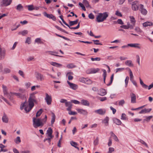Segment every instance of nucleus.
<instances>
[{
  "label": "nucleus",
  "mask_w": 153,
  "mask_h": 153,
  "mask_svg": "<svg viewBox=\"0 0 153 153\" xmlns=\"http://www.w3.org/2000/svg\"><path fill=\"white\" fill-rule=\"evenodd\" d=\"M65 105L66 107H68V108H67V110L68 111H70L72 108V106L71 102H66Z\"/></svg>",
  "instance_id": "obj_13"
},
{
  "label": "nucleus",
  "mask_w": 153,
  "mask_h": 153,
  "mask_svg": "<svg viewBox=\"0 0 153 153\" xmlns=\"http://www.w3.org/2000/svg\"><path fill=\"white\" fill-rule=\"evenodd\" d=\"M14 141L15 143L16 144H19L21 142L20 137L19 136L17 137H16V139Z\"/></svg>",
  "instance_id": "obj_43"
},
{
  "label": "nucleus",
  "mask_w": 153,
  "mask_h": 153,
  "mask_svg": "<svg viewBox=\"0 0 153 153\" xmlns=\"http://www.w3.org/2000/svg\"><path fill=\"white\" fill-rule=\"evenodd\" d=\"M12 94H11L10 92V93H7V94H6L5 95H6L7 97L10 99V100H12L13 99V97L12 96Z\"/></svg>",
  "instance_id": "obj_39"
},
{
  "label": "nucleus",
  "mask_w": 153,
  "mask_h": 153,
  "mask_svg": "<svg viewBox=\"0 0 153 153\" xmlns=\"http://www.w3.org/2000/svg\"><path fill=\"white\" fill-rule=\"evenodd\" d=\"M28 104L26 100L25 102H22L20 105V109L22 110L25 107L24 109L26 113L30 111L32 109L34 106V103L36 104L37 103V99L34 93L30 94L28 100Z\"/></svg>",
  "instance_id": "obj_1"
},
{
  "label": "nucleus",
  "mask_w": 153,
  "mask_h": 153,
  "mask_svg": "<svg viewBox=\"0 0 153 153\" xmlns=\"http://www.w3.org/2000/svg\"><path fill=\"white\" fill-rule=\"evenodd\" d=\"M23 7L21 4H19L17 6L16 9L20 11L22 9H23Z\"/></svg>",
  "instance_id": "obj_41"
},
{
  "label": "nucleus",
  "mask_w": 153,
  "mask_h": 153,
  "mask_svg": "<svg viewBox=\"0 0 153 153\" xmlns=\"http://www.w3.org/2000/svg\"><path fill=\"white\" fill-rule=\"evenodd\" d=\"M47 134H48V137H51V138L53 137V136L52 135L53 130L52 129L51 127H49L48 128V129L47 130Z\"/></svg>",
  "instance_id": "obj_19"
},
{
  "label": "nucleus",
  "mask_w": 153,
  "mask_h": 153,
  "mask_svg": "<svg viewBox=\"0 0 153 153\" xmlns=\"http://www.w3.org/2000/svg\"><path fill=\"white\" fill-rule=\"evenodd\" d=\"M113 121L114 123L118 125H121L122 123L121 121L117 118H114Z\"/></svg>",
  "instance_id": "obj_26"
},
{
  "label": "nucleus",
  "mask_w": 153,
  "mask_h": 153,
  "mask_svg": "<svg viewBox=\"0 0 153 153\" xmlns=\"http://www.w3.org/2000/svg\"><path fill=\"white\" fill-rule=\"evenodd\" d=\"M36 77L38 80H39L40 81H43L44 80L43 75L40 73H37Z\"/></svg>",
  "instance_id": "obj_17"
},
{
  "label": "nucleus",
  "mask_w": 153,
  "mask_h": 153,
  "mask_svg": "<svg viewBox=\"0 0 153 153\" xmlns=\"http://www.w3.org/2000/svg\"><path fill=\"white\" fill-rule=\"evenodd\" d=\"M129 71L130 76V79L131 81L133 79V74L132 72L131 69L129 68Z\"/></svg>",
  "instance_id": "obj_49"
},
{
  "label": "nucleus",
  "mask_w": 153,
  "mask_h": 153,
  "mask_svg": "<svg viewBox=\"0 0 153 153\" xmlns=\"http://www.w3.org/2000/svg\"><path fill=\"white\" fill-rule=\"evenodd\" d=\"M47 119V116L46 115H45V118L42 119L41 121L40 119H37L35 117L33 118V127L35 128H37L40 126H42L44 123L46 122Z\"/></svg>",
  "instance_id": "obj_2"
},
{
  "label": "nucleus",
  "mask_w": 153,
  "mask_h": 153,
  "mask_svg": "<svg viewBox=\"0 0 153 153\" xmlns=\"http://www.w3.org/2000/svg\"><path fill=\"white\" fill-rule=\"evenodd\" d=\"M57 36H58V37H61V38H63V39H64L65 40H67V41H70V39L68 38H66L65 36H62L61 35H59V34H58L57 33H56L55 34Z\"/></svg>",
  "instance_id": "obj_44"
},
{
  "label": "nucleus",
  "mask_w": 153,
  "mask_h": 153,
  "mask_svg": "<svg viewBox=\"0 0 153 153\" xmlns=\"http://www.w3.org/2000/svg\"><path fill=\"white\" fill-rule=\"evenodd\" d=\"M125 103V102L123 100H121L119 102V105L123 106Z\"/></svg>",
  "instance_id": "obj_60"
},
{
  "label": "nucleus",
  "mask_w": 153,
  "mask_h": 153,
  "mask_svg": "<svg viewBox=\"0 0 153 153\" xmlns=\"http://www.w3.org/2000/svg\"><path fill=\"white\" fill-rule=\"evenodd\" d=\"M106 94L105 90L104 89H101L100 93L99 94L101 96H104Z\"/></svg>",
  "instance_id": "obj_31"
},
{
  "label": "nucleus",
  "mask_w": 153,
  "mask_h": 153,
  "mask_svg": "<svg viewBox=\"0 0 153 153\" xmlns=\"http://www.w3.org/2000/svg\"><path fill=\"white\" fill-rule=\"evenodd\" d=\"M76 110L78 113L80 114H82L84 115H86L88 114V112L86 110L82 109H77Z\"/></svg>",
  "instance_id": "obj_15"
},
{
  "label": "nucleus",
  "mask_w": 153,
  "mask_h": 153,
  "mask_svg": "<svg viewBox=\"0 0 153 153\" xmlns=\"http://www.w3.org/2000/svg\"><path fill=\"white\" fill-rule=\"evenodd\" d=\"M153 25L152 22H147L144 23L143 25L145 27H146L148 26H151Z\"/></svg>",
  "instance_id": "obj_28"
},
{
  "label": "nucleus",
  "mask_w": 153,
  "mask_h": 153,
  "mask_svg": "<svg viewBox=\"0 0 153 153\" xmlns=\"http://www.w3.org/2000/svg\"><path fill=\"white\" fill-rule=\"evenodd\" d=\"M19 91L22 93H19L18 96V97L20 98L22 100L24 99L25 97V90L22 89H19Z\"/></svg>",
  "instance_id": "obj_7"
},
{
  "label": "nucleus",
  "mask_w": 153,
  "mask_h": 153,
  "mask_svg": "<svg viewBox=\"0 0 153 153\" xmlns=\"http://www.w3.org/2000/svg\"><path fill=\"white\" fill-rule=\"evenodd\" d=\"M108 16L106 12L103 13H99L96 17V21L98 22H102L106 19Z\"/></svg>",
  "instance_id": "obj_3"
},
{
  "label": "nucleus",
  "mask_w": 153,
  "mask_h": 153,
  "mask_svg": "<svg viewBox=\"0 0 153 153\" xmlns=\"http://www.w3.org/2000/svg\"><path fill=\"white\" fill-rule=\"evenodd\" d=\"M114 74H113L111 77V79L110 81L108 83L106 84L108 86H109L111 85L112 84L113 79H114Z\"/></svg>",
  "instance_id": "obj_38"
},
{
  "label": "nucleus",
  "mask_w": 153,
  "mask_h": 153,
  "mask_svg": "<svg viewBox=\"0 0 153 153\" xmlns=\"http://www.w3.org/2000/svg\"><path fill=\"white\" fill-rule=\"evenodd\" d=\"M99 143V138L98 137H96L94 142V144L95 146L97 145Z\"/></svg>",
  "instance_id": "obj_46"
},
{
  "label": "nucleus",
  "mask_w": 153,
  "mask_h": 153,
  "mask_svg": "<svg viewBox=\"0 0 153 153\" xmlns=\"http://www.w3.org/2000/svg\"><path fill=\"white\" fill-rule=\"evenodd\" d=\"M91 59L92 61H100L101 60V58L100 57H95L94 58L91 57Z\"/></svg>",
  "instance_id": "obj_52"
},
{
  "label": "nucleus",
  "mask_w": 153,
  "mask_h": 153,
  "mask_svg": "<svg viewBox=\"0 0 153 153\" xmlns=\"http://www.w3.org/2000/svg\"><path fill=\"white\" fill-rule=\"evenodd\" d=\"M102 71L103 72L102 75L103 77V81L104 83H105V80L107 76V72L106 71L105 69H102Z\"/></svg>",
  "instance_id": "obj_29"
},
{
  "label": "nucleus",
  "mask_w": 153,
  "mask_h": 153,
  "mask_svg": "<svg viewBox=\"0 0 153 153\" xmlns=\"http://www.w3.org/2000/svg\"><path fill=\"white\" fill-rule=\"evenodd\" d=\"M108 153H111L112 152L114 151V149L113 148L110 147L109 148Z\"/></svg>",
  "instance_id": "obj_64"
},
{
  "label": "nucleus",
  "mask_w": 153,
  "mask_h": 153,
  "mask_svg": "<svg viewBox=\"0 0 153 153\" xmlns=\"http://www.w3.org/2000/svg\"><path fill=\"white\" fill-rule=\"evenodd\" d=\"M144 6L142 4H140V11L141 13L143 15H146L147 13V11L144 8Z\"/></svg>",
  "instance_id": "obj_10"
},
{
  "label": "nucleus",
  "mask_w": 153,
  "mask_h": 153,
  "mask_svg": "<svg viewBox=\"0 0 153 153\" xmlns=\"http://www.w3.org/2000/svg\"><path fill=\"white\" fill-rule=\"evenodd\" d=\"M128 80H129V77L128 76H127L126 77L125 79V84H126V87L128 85Z\"/></svg>",
  "instance_id": "obj_62"
},
{
  "label": "nucleus",
  "mask_w": 153,
  "mask_h": 153,
  "mask_svg": "<svg viewBox=\"0 0 153 153\" xmlns=\"http://www.w3.org/2000/svg\"><path fill=\"white\" fill-rule=\"evenodd\" d=\"M81 103L82 105L87 106H89L90 103L89 102L86 100L83 99L81 100Z\"/></svg>",
  "instance_id": "obj_21"
},
{
  "label": "nucleus",
  "mask_w": 153,
  "mask_h": 153,
  "mask_svg": "<svg viewBox=\"0 0 153 153\" xmlns=\"http://www.w3.org/2000/svg\"><path fill=\"white\" fill-rule=\"evenodd\" d=\"M67 67L68 68H72L75 67V66L73 64L71 63L68 65L67 66Z\"/></svg>",
  "instance_id": "obj_48"
},
{
  "label": "nucleus",
  "mask_w": 153,
  "mask_h": 153,
  "mask_svg": "<svg viewBox=\"0 0 153 153\" xmlns=\"http://www.w3.org/2000/svg\"><path fill=\"white\" fill-rule=\"evenodd\" d=\"M12 2V0H2L1 2L2 6L6 7L10 5Z\"/></svg>",
  "instance_id": "obj_5"
},
{
  "label": "nucleus",
  "mask_w": 153,
  "mask_h": 153,
  "mask_svg": "<svg viewBox=\"0 0 153 153\" xmlns=\"http://www.w3.org/2000/svg\"><path fill=\"white\" fill-rule=\"evenodd\" d=\"M110 133L111 134V137H113L115 141H119V140L118 139V138L117 137V136L114 134L112 131H111Z\"/></svg>",
  "instance_id": "obj_32"
},
{
  "label": "nucleus",
  "mask_w": 153,
  "mask_h": 153,
  "mask_svg": "<svg viewBox=\"0 0 153 153\" xmlns=\"http://www.w3.org/2000/svg\"><path fill=\"white\" fill-rule=\"evenodd\" d=\"M87 80L86 81L85 84L88 85L91 84L92 83V81L90 79L87 78Z\"/></svg>",
  "instance_id": "obj_55"
},
{
  "label": "nucleus",
  "mask_w": 153,
  "mask_h": 153,
  "mask_svg": "<svg viewBox=\"0 0 153 153\" xmlns=\"http://www.w3.org/2000/svg\"><path fill=\"white\" fill-rule=\"evenodd\" d=\"M79 5L81 7H82V9L84 11L86 10V9L85 8V7L83 4H82L81 2H79Z\"/></svg>",
  "instance_id": "obj_59"
},
{
  "label": "nucleus",
  "mask_w": 153,
  "mask_h": 153,
  "mask_svg": "<svg viewBox=\"0 0 153 153\" xmlns=\"http://www.w3.org/2000/svg\"><path fill=\"white\" fill-rule=\"evenodd\" d=\"M51 64L52 65L56 67H59L62 66V65L61 64L56 63V62H51Z\"/></svg>",
  "instance_id": "obj_30"
},
{
  "label": "nucleus",
  "mask_w": 153,
  "mask_h": 153,
  "mask_svg": "<svg viewBox=\"0 0 153 153\" xmlns=\"http://www.w3.org/2000/svg\"><path fill=\"white\" fill-rule=\"evenodd\" d=\"M95 112L100 115H102L106 113V110L105 109H100L95 111Z\"/></svg>",
  "instance_id": "obj_14"
},
{
  "label": "nucleus",
  "mask_w": 153,
  "mask_h": 153,
  "mask_svg": "<svg viewBox=\"0 0 153 153\" xmlns=\"http://www.w3.org/2000/svg\"><path fill=\"white\" fill-rule=\"evenodd\" d=\"M35 42L40 44L43 43V42L41 41V39L40 38H37L35 40Z\"/></svg>",
  "instance_id": "obj_51"
},
{
  "label": "nucleus",
  "mask_w": 153,
  "mask_h": 153,
  "mask_svg": "<svg viewBox=\"0 0 153 153\" xmlns=\"http://www.w3.org/2000/svg\"><path fill=\"white\" fill-rule=\"evenodd\" d=\"M42 112V109H40L36 113V117H38L40 116Z\"/></svg>",
  "instance_id": "obj_40"
},
{
  "label": "nucleus",
  "mask_w": 153,
  "mask_h": 153,
  "mask_svg": "<svg viewBox=\"0 0 153 153\" xmlns=\"http://www.w3.org/2000/svg\"><path fill=\"white\" fill-rule=\"evenodd\" d=\"M55 27L58 30L63 32H64L65 33H66V34H68V32H67L66 31H65V30L62 29V28H61L60 27H59L58 26H57V25H56L55 26Z\"/></svg>",
  "instance_id": "obj_35"
},
{
  "label": "nucleus",
  "mask_w": 153,
  "mask_h": 153,
  "mask_svg": "<svg viewBox=\"0 0 153 153\" xmlns=\"http://www.w3.org/2000/svg\"><path fill=\"white\" fill-rule=\"evenodd\" d=\"M79 19H76L75 21H70V20H69V25L70 26H72L76 24L77 23Z\"/></svg>",
  "instance_id": "obj_27"
},
{
  "label": "nucleus",
  "mask_w": 153,
  "mask_h": 153,
  "mask_svg": "<svg viewBox=\"0 0 153 153\" xmlns=\"http://www.w3.org/2000/svg\"><path fill=\"white\" fill-rule=\"evenodd\" d=\"M125 63L126 65L129 66L131 67L133 66V64L131 60H127L125 62Z\"/></svg>",
  "instance_id": "obj_33"
},
{
  "label": "nucleus",
  "mask_w": 153,
  "mask_h": 153,
  "mask_svg": "<svg viewBox=\"0 0 153 153\" xmlns=\"http://www.w3.org/2000/svg\"><path fill=\"white\" fill-rule=\"evenodd\" d=\"M83 3L84 5L87 7H88L89 6L88 2L87 0H83Z\"/></svg>",
  "instance_id": "obj_45"
},
{
  "label": "nucleus",
  "mask_w": 153,
  "mask_h": 153,
  "mask_svg": "<svg viewBox=\"0 0 153 153\" xmlns=\"http://www.w3.org/2000/svg\"><path fill=\"white\" fill-rule=\"evenodd\" d=\"M73 73L72 72H68L67 74V76H68V80H71L73 79V76L71 75H73Z\"/></svg>",
  "instance_id": "obj_25"
},
{
  "label": "nucleus",
  "mask_w": 153,
  "mask_h": 153,
  "mask_svg": "<svg viewBox=\"0 0 153 153\" xmlns=\"http://www.w3.org/2000/svg\"><path fill=\"white\" fill-rule=\"evenodd\" d=\"M100 70V69L98 68H91L90 69H88L86 71V73L88 74H94L98 72Z\"/></svg>",
  "instance_id": "obj_9"
},
{
  "label": "nucleus",
  "mask_w": 153,
  "mask_h": 153,
  "mask_svg": "<svg viewBox=\"0 0 153 153\" xmlns=\"http://www.w3.org/2000/svg\"><path fill=\"white\" fill-rule=\"evenodd\" d=\"M129 18L130 19V22L132 24V25H131L133 26V28L135 26V25L136 23V21L135 20V18L133 16H130L129 17Z\"/></svg>",
  "instance_id": "obj_20"
},
{
  "label": "nucleus",
  "mask_w": 153,
  "mask_h": 153,
  "mask_svg": "<svg viewBox=\"0 0 153 153\" xmlns=\"http://www.w3.org/2000/svg\"><path fill=\"white\" fill-rule=\"evenodd\" d=\"M67 83L69 85L70 88L74 90L76 89L77 88V85L73 83L70 82L68 81H67Z\"/></svg>",
  "instance_id": "obj_18"
},
{
  "label": "nucleus",
  "mask_w": 153,
  "mask_h": 153,
  "mask_svg": "<svg viewBox=\"0 0 153 153\" xmlns=\"http://www.w3.org/2000/svg\"><path fill=\"white\" fill-rule=\"evenodd\" d=\"M60 18L62 20V22L63 23L65 24V25H67L68 24H67L64 21V20L63 19V16L62 15H61L59 16Z\"/></svg>",
  "instance_id": "obj_61"
},
{
  "label": "nucleus",
  "mask_w": 153,
  "mask_h": 153,
  "mask_svg": "<svg viewBox=\"0 0 153 153\" xmlns=\"http://www.w3.org/2000/svg\"><path fill=\"white\" fill-rule=\"evenodd\" d=\"M121 119L125 120L127 119V118L126 117V115L125 114L123 113L122 114Z\"/></svg>",
  "instance_id": "obj_56"
},
{
  "label": "nucleus",
  "mask_w": 153,
  "mask_h": 153,
  "mask_svg": "<svg viewBox=\"0 0 153 153\" xmlns=\"http://www.w3.org/2000/svg\"><path fill=\"white\" fill-rule=\"evenodd\" d=\"M139 141L142 144L144 145L147 148H148L149 147L147 144L143 140L140 139Z\"/></svg>",
  "instance_id": "obj_57"
},
{
  "label": "nucleus",
  "mask_w": 153,
  "mask_h": 153,
  "mask_svg": "<svg viewBox=\"0 0 153 153\" xmlns=\"http://www.w3.org/2000/svg\"><path fill=\"white\" fill-rule=\"evenodd\" d=\"M2 120L3 122L5 123H7L8 122V118L4 113V115L2 117Z\"/></svg>",
  "instance_id": "obj_24"
},
{
  "label": "nucleus",
  "mask_w": 153,
  "mask_h": 153,
  "mask_svg": "<svg viewBox=\"0 0 153 153\" xmlns=\"http://www.w3.org/2000/svg\"><path fill=\"white\" fill-rule=\"evenodd\" d=\"M46 97L45 100L48 105L51 104L52 102V97L51 96L49 95L48 93L45 94Z\"/></svg>",
  "instance_id": "obj_6"
},
{
  "label": "nucleus",
  "mask_w": 153,
  "mask_h": 153,
  "mask_svg": "<svg viewBox=\"0 0 153 153\" xmlns=\"http://www.w3.org/2000/svg\"><path fill=\"white\" fill-rule=\"evenodd\" d=\"M2 88L3 89V91L4 94V95H6V94H7V88L6 86L4 85H2Z\"/></svg>",
  "instance_id": "obj_37"
},
{
  "label": "nucleus",
  "mask_w": 153,
  "mask_h": 153,
  "mask_svg": "<svg viewBox=\"0 0 153 153\" xmlns=\"http://www.w3.org/2000/svg\"><path fill=\"white\" fill-rule=\"evenodd\" d=\"M140 44H128L127 46H130L131 47H134L139 49L140 48V47L139 46Z\"/></svg>",
  "instance_id": "obj_22"
},
{
  "label": "nucleus",
  "mask_w": 153,
  "mask_h": 153,
  "mask_svg": "<svg viewBox=\"0 0 153 153\" xmlns=\"http://www.w3.org/2000/svg\"><path fill=\"white\" fill-rule=\"evenodd\" d=\"M87 78H85L84 77L80 78L79 79V81L82 83L85 84Z\"/></svg>",
  "instance_id": "obj_42"
},
{
  "label": "nucleus",
  "mask_w": 153,
  "mask_h": 153,
  "mask_svg": "<svg viewBox=\"0 0 153 153\" xmlns=\"http://www.w3.org/2000/svg\"><path fill=\"white\" fill-rule=\"evenodd\" d=\"M153 117L152 116H150L148 117H146V119H144L143 121H146L147 122L149 121Z\"/></svg>",
  "instance_id": "obj_47"
},
{
  "label": "nucleus",
  "mask_w": 153,
  "mask_h": 153,
  "mask_svg": "<svg viewBox=\"0 0 153 153\" xmlns=\"http://www.w3.org/2000/svg\"><path fill=\"white\" fill-rule=\"evenodd\" d=\"M27 7L28 10L29 11L32 10H34V6L32 5H28Z\"/></svg>",
  "instance_id": "obj_50"
},
{
  "label": "nucleus",
  "mask_w": 153,
  "mask_h": 153,
  "mask_svg": "<svg viewBox=\"0 0 153 153\" xmlns=\"http://www.w3.org/2000/svg\"><path fill=\"white\" fill-rule=\"evenodd\" d=\"M121 28L124 29H128L130 28L131 29H133V26L131 25L129 22L127 23V25H123L121 26Z\"/></svg>",
  "instance_id": "obj_16"
},
{
  "label": "nucleus",
  "mask_w": 153,
  "mask_h": 153,
  "mask_svg": "<svg viewBox=\"0 0 153 153\" xmlns=\"http://www.w3.org/2000/svg\"><path fill=\"white\" fill-rule=\"evenodd\" d=\"M109 118L108 117H106L104 120L102 121V123L105 124V126H108V122Z\"/></svg>",
  "instance_id": "obj_23"
},
{
  "label": "nucleus",
  "mask_w": 153,
  "mask_h": 153,
  "mask_svg": "<svg viewBox=\"0 0 153 153\" xmlns=\"http://www.w3.org/2000/svg\"><path fill=\"white\" fill-rule=\"evenodd\" d=\"M5 55V51L2 50L1 48L0 47V60H2L4 58Z\"/></svg>",
  "instance_id": "obj_12"
},
{
  "label": "nucleus",
  "mask_w": 153,
  "mask_h": 153,
  "mask_svg": "<svg viewBox=\"0 0 153 153\" xmlns=\"http://www.w3.org/2000/svg\"><path fill=\"white\" fill-rule=\"evenodd\" d=\"M10 72V70L8 68H5L4 69V73H8Z\"/></svg>",
  "instance_id": "obj_63"
},
{
  "label": "nucleus",
  "mask_w": 153,
  "mask_h": 153,
  "mask_svg": "<svg viewBox=\"0 0 153 153\" xmlns=\"http://www.w3.org/2000/svg\"><path fill=\"white\" fill-rule=\"evenodd\" d=\"M71 143L72 146L76 148H77L78 149H79V148L76 147V146L77 145V144L76 143L72 141L71 142Z\"/></svg>",
  "instance_id": "obj_53"
},
{
  "label": "nucleus",
  "mask_w": 153,
  "mask_h": 153,
  "mask_svg": "<svg viewBox=\"0 0 153 153\" xmlns=\"http://www.w3.org/2000/svg\"><path fill=\"white\" fill-rule=\"evenodd\" d=\"M139 4L137 1L133 2L131 3V8L134 11H137L139 9Z\"/></svg>",
  "instance_id": "obj_4"
},
{
  "label": "nucleus",
  "mask_w": 153,
  "mask_h": 153,
  "mask_svg": "<svg viewBox=\"0 0 153 153\" xmlns=\"http://www.w3.org/2000/svg\"><path fill=\"white\" fill-rule=\"evenodd\" d=\"M93 41L94 42V44L96 45H102V44L100 43H99V40H93Z\"/></svg>",
  "instance_id": "obj_58"
},
{
  "label": "nucleus",
  "mask_w": 153,
  "mask_h": 153,
  "mask_svg": "<svg viewBox=\"0 0 153 153\" xmlns=\"http://www.w3.org/2000/svg\"><path fill=\"white\" fill-rule=\"evenodd\" d=\"M44 14L45 16L50 19H52L53 21H55L56 20V17L52 14H48L46 12H45L44 13Z\"/></svg>",
  "instance_id": "obj_8"
},
{
  "label": "nucleus",
  "mask_w": 153,
  "mask_h": 153,
  "mask_svg": "<svg viewBox=\"0 0 153 153\" xmlns=\"http://www.w3.org/2000/svg\"><path fill=\"white\" fill-rule=\"evenodd\" d=\"M31 42V39L30 37H28L25 41L26 43H27L28 44H30Z\"/></svg>",
  "instance_id": "obj_54"
},
{
  "label": "nucleus",
  "mask_w": 153,
  "mask_h": 153,
  "mask_svg": "<svg viewBox=\"0 0 153 153\" xmlns=\"http://www.w3.org/2000/svg\"><path fill=\"white\" fill-rule=\"evenodd\" d=\"M28 31L27 30H25L22 31H20L18 33V34H21L22 36H25L27 34Z\"/></svg>",
  "instance_id": "obj_34"
},
{
  "label": "nucleus",
  "mask_w": 153,
  "mask_h": 153,
  "mask_svg": "<svg viewBox=\"0 0 153 153\" xmlns=\"http://www.w3.org/2000/svg\"><path fill=\"white\" fill-rule=\"evenodd\" d=\"M131 97V102L132 103H135L136 102V96L134 94L131 93L130 94Z\"/></svg>",
  "instance_id": "obj_11"
},
{
  "label": "nucleus",
  "mask_w": 153,
  "mask_h": 153,
  "mask_svg": "<svg viewBox=\"0 0 153 153\" xmlns=\"http://www.w3.org/2000/svg\"><path fill=\"white\" fill-rule=\"evenodd\" d=\"M52 117L51 120V124L53 125L55 121V119H56V116L55 114L54 113H52Z\"/></svg>",
  "instance_id": "obj_36"
}]
</instances>
